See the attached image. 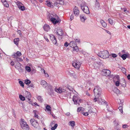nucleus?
Masks as SVG:
<instances>
[{
  "mask_svg": "<svg viewBox=\"0 0 130 130\" xmlns=\"http://www.w3.org/2000/svg\"><path fill=\"white\" fill-rule=\"evenodd\" d=\"M122 80L123 81H124V82H123V83L124 84H122V87H124L126 86V84H125V80L124 79H122Z\"/></svg>",
  "mask_w": 130,
  "mask_h": 130,
  "instance_id": "54",
  "label": "nucleus"
},
{
  "mask_svg": "<svg viewBox=\"0 0 130 130\" xmlns=\"http://www.w3.org/2000/svg\"><path fill=\"white\" fill-rule=\"evenodd\" d=\"M93 92L95 96H100L101 93V90L99 86L95 87L94 89Z\"/></svg>",
  "mask_w": 130,
  "mask_h": 130,
  "instance_id": "5",
  "label": "nucleus"
},
{
  "mask_svg": "<svg viewBox=\"0 0 130 130\" xmlns=\"http://www.w3.org/2000/svg\"><path fill=\"white\" fill-rule=\"evenodd\" d=\"M93 65L94 67H95L96 65L97 67H99V63H96V64L95 63H94L93 64Z\"/></svg>",
  "mask_w": 130,
  "mask_h": 130,
  "instance_id": "53",
  "label": "nucleus"
},
{
  "mask_svg": "<svg viewBox=\"0 0 130 130\" xmlns=\"http://www.w3.org/2000/svg\"><path fill=\"white\" fill-rule=\"evenodd\" d=\"M126 58H130V54L128 52L122 54V59L125 60Z\"/></svg>",
  "mask_w": 130,
  "mask_h": 130,
  "instance_id": "16",
  "label": "nucleus"
},
{
  "mask_svg": "<svg viewBox=\"0 0 130 130\" xmlns=\"http://www.w3.org/2000/svg\"><path fill=\"white\" fill-rule=\"evenodd\" d=\"M3 4L4 5L7 7H8L9 6V5L8 3H7V2H6V1L5 2H4Z\"/></svg>",
  "mask_w": 130,
  "mask_h": 130,
  "instance_id": "45",
  "label": "nucleus"
},
{
  "mask_svg": "<svg viewBox=\"0 0 130 130\" xmlns=\"http://www.w3.org/2000/svg\"><path fill=\"white\" fill-rule=\"evenodd\" d=\"M117 55L115 54H112V57L113 58H115L117 57Z\"/></svg>",
  "mask_w": 130,
  "mask_h": 130,
  "instance_id": "59",
  "label": "nucleus"
},
{
  "mask_svg": "<svg viewBox=\"0 0 130 130\" xmlns=\"http://www.w3.org/2000/svg\"><path fill=\"white\" fill-rule=\"evenodd\" d=\"M37 98L39 101L40 102H42L43 101L41 96H38Z\"/></svg>",
  "mask_w": 130,
  "mask_h": 130,
  "instance_id": "28",
  "label": "nucleus"
},
{
  "mask_svg": "<svg viewBox=\"0 0 130 130\" xmlns=\"http://www.w3.org/2000/svg\"><path fill=\"white\" fill-rule=\"evenodd\" d=\"M82 64V63L79 61L75 60H74L72 63L73 66L75 69L79 70Z\"/></svg>",
  "mask_w": 130,
  "mask_h": 130,
  "instance_id": "4",
  "label": "nucleus"
},
{
  "mask_svg": "<svg viewBox=\"0 0 130 130\" xmlns=\"http://www.w3.org/2000/svg\"><path fill=\"white\" fill-rule=\"evenodd\" d=\"M100 22L103 27H105L107 26L106 23L103 20H101Z\"/></svg>",
  "mask_w": 130,
  "mask_h": 130,
  "instance_id": "24",
  "label": "nucleus"
},
{
  "mask_svg": "<svg viewBox=\"0 0 130 130\" xmlns=\"http://www.w3.org/2000/svg\"><path fill=\"white\" fill-rule=\"evenodd\" d=\"M55 89V91L58 93H61L62 92V88H61L59 87L57 89Z\"/></svg>",
  "mask_w": 130,
  "mask_h": 130,
  "instance_id": "26",
  "label": "nucleus"
},
{
  "mask_svg": "<svg viewBox=\"0 0 130 130\" xmlns=\"http://www.w3.org/2000/svg\"><path fill=\"white\" fill-rule=\"evenodd\" d=\"M99 96H98L97 98H95L94 99V102L97 101L98 103L100 104H101L105 102H104V100H103L100 98H99Z\"/></svg>",
  "mask_w": 130,
  "mask_h": 130,
  "instance_id": "11",
  "label": "nucleus"
},
{
  "mask_svg": "<svg viewBox=\"0 0 130 130\" xmlns=\"http://www.w3.org/2000/svg\"><path fill=\"white\" fill-rule=\"evenodd\" d=\"M70 46L71 47L73 48L74 46H77V44L74 41H72L69 43Z\"/></svg>",
  "mask_w": 130,
  "mask_h": 130,
  "instance_id": "20",
  "label": "nucleus"
},
{
  "mask_svg": "<svg viewBox=\"0 0 130 130\" xmlns=\"http://www.w3.org/2000/svg\"><path fill=\"white\" fill-rule=\"evenodd\" d=\"M18 8L21 11H23L25 10V7L24 6H21L19 7Z\"/></svg>",
  "mask_w": 130,
  "mask_h": 130,
  "instance_id": "35",
  "label": "nucleus"
},
{
  "mask_svg": "<svg viewBox=\"0 0 130 130\" xmlns=\"http://www.w3.org/2000/svg\"><path fill=\"white\" fill-rule=\"evenodd\" d=\"M16 59V60L17 61H23L22 59L21 58H19V57L17 58Z\"/></svg>",
  "mask_w": 130,
  "mask_h": 130,
  "instance_id": "49",
  "label": "nucleus"
},
{
  "mask_svg": "<svg viewBox=\"0 0 130 130\" xmlns=\"http://www.w3.org/2000/svg\"><path fill=\"white\" fill-rule=\"evenodd\" d=\"M56 2L57 4H59L60 5H63L64 4V2L62 0H57Z\"/></svg>",
  "mask_w": 130,
  "mask_h": 130,
  "instance_id": "27",
  "label": "nucleus"
},
{
  "mask_svg": "<svg viewBox=\"0 0 130 130\" xmlns=\"http://www.w3.org/2000/svg\"><path fill=\"white\" fill-rule=\"evenodd\" d=\"M16 4L18 6V8L20 6H22V5H23L19 1H17L16 3Z\"/></svg>",
  "mask_w": 130,
  "mask_h": 130,
  "instance_id": "34",
  "label": "nucleus"
},
{
  "mask_svg": "<svg viewBox=\"0 0 130 130\" xmlns=\"http://www.w3.org/2000/svg\"><path fill=\"white\" fill-rule=\"evenodd\" d=\"M25 69L26 71H27L28 72H30L31 70V69L28 66H26L25 67Z\"/></svg>",
  "mask_w": 130,
  "mask_h": 130,
  "instance_id": "36",
  "label": "nucleus"
},
{
  "mask_svg": "<svg viewBox=\"0 0 130 130\" xmlns=\"http://www.w3.org/2000/svg\"><path fill=\"white\" fill-rule=\"evenodd\" d=\"M25 95L26 99H27L29 101V103L30 104H31V102L30 101V98L31 97V93L28 91H26L25 93Z\"/></svg>",
  "mask_w": 130,
  "mask_h": 130,
  "instance_id": "8",
  "label": "nucleus"
},
{
  "mask_svg": "<svg viewBox=\"0 0 130 130\" xmlns=\"http://www.w3.org/2000/svg\"><path fill=\"white\" fill-rule=\"evenodd\" d=\"M19 98L22 101H24L25 100V98L21 94L19 95Z\"/></svg>",
  "mask_w": 130,
  "mask_h": 130,
  "instance_id": "32",
  "label": "nucleus"
},
{
  "mask_svg": "<svg viewBox=\"0 0 130 130\" xmlns=\"http://www.w3.org/2000/svg\"><path fill=\"white\" fill-rule=\"evenodd\" d=\"M75 42H78L79 43L80 42V40L79 39H75Z\"/></svg>",
  "mask_w": 130,
  "mask_h": 130,
  "instance_id": "56",
  "label": "nucleus"
},
{
  "mask_svg": "<svg viewBox=\"0 0 130 130\" xmlns=\"http://www.w3.org/2000/svg\"><path fill=\"white\" fill-rule=\"evenodd\" d=\"M31 81L29 80L28 79H27L25 80V83L26 84L28 85L30 84L31 83Z\"/></svg>",
  "mask_w": 130,
  "mask_h": 130,
  "instance_id": "33",
  "label": "nucleus"
},
{
  "mask_svg": "<svg viewBox=\"0 0 130 130\" xmlns=\"http://www.w3.org/2000/svg\"><path fill=\"white\" fill-rule=\"evenodd\" d=\"M69 45V44L67 42H66L64 43V46L66 47H67Z\"/></svg>",
  "mask_w": 130,
  "mask_h": 130,
  "instance_id": "55",
  "label": "nucleus"
},
{
  "mask_svg": "<svg viewBox=\"0 0 130 130\" xmlns=\"http://www.w3.org/2000/svg\"><path fill=\"white\" fill-rule=\"evenodd\" d=\"M123 10L124 13H127L129 12V11L127 10L126 8H122V10Z\"/></svg>",
  "mask_w": 130,
  "mask_h": 130,
  "instance_id": "38",
  "label": "nucleus"
},
{
  "mask_svg": "<svg viewBox=\"0 0 130 130\" xmlns=\"http://www.w3.org/2000/svg\"><path fill=\"white\" fill-rule=\"evenodd\" d=\"M51 107L50 106L48 105H47L46 107V109L47 111H49V113L51 114V109H50Z\"/></svg>",
  "mask_w": 130,
  "mask_h": 130,
  "instance_id": "30",
  "label": "nucleus"
},
{
  "mask_svg": "<svg viewBox=\"0 0 130 130\" xmlns=\"http://www.w3.org/2000/svg\"><path fill=\"white\" fill-rule=\"evenodd\" d=\"M19 57L20 56L22 55L21 52L19 51H17L16 53H15Z\"/></svg>",
  "mask_w": 130,
  "mask_h": 130,
  "instance_id": "43",
  "label": "nucleus"
},
{
  "mask_svg": "<svg viewBox=\"0 0 130 130\" xmlns=\"http://www.w3.org/2000/svg\"><path fill=\"white\" fill-rule=\"evenodd\" d=\"M69 74L71 76H74V73H71L70 72H69Z\"/></svg>",
  "mask_w": 130,
  "mask_h": 130,
  "instance_id": "61",
  "label": "nucleus"
},
{
  "mask_svg": "<svg viewBox=\"0 0 130 130\" xmlns=\"http://www.w3.org/2000/svg\"><path fill=\"white\" fill-rule=\"evenodd\" d=\"M80 6L81 9L85 13L87 14H89V9L88 6L83 4H81Z\"/></svg>",
  "mask_w": 130,
  "mask_h": 130,
  "instance_id": "7",
  "label": "nucleus"
},
{
  "mask_svg": "<svg viewBox=\"0 0 130 130\" xmlns=\"http://www.w3.org/2000/svg\"><path fill=\"white\" fill-rule=\"evenodd\" d=\"M82 113L84 115L86 116H87L89 115V114L88 112H82Z\"/></svg>",
  "mask_w": 130,
  "mask_h": 130,
  "instance_id": "50",
  "label": "nucleus"
},
{
  "mask_svg": "<svg viewBox=\"0 0 130 130\" xmlns=\"http://www.w3.org/2000/svg\"><path fill=\"white\" fill-rule=\"evenodd\" d=\"M113 91L115 93L117 94L121 93V92H120V91L116 87H114L113 89Z\"/></svg>",
  "mask_w": 130,
  "mask_h": 130,
  "instance_id": "21",
  "label": "nucleus"
},
{
  "mask_svg": "<svg viewBox=\"0 0 130 130\" xmlns=\"http://www.w3.org/2000/svg\"><path fill=\"white\" fill-rule=\"evenodd\" d=\"M46 4L47 6L51 7H53V5L51 4V3L48 1H46Z\"/></svg>",
  "mask_w": 130,
  "mask_h": 130,
  "instance_id": "31",
  "label": "nucleus"
},
{
  "mask_svg": "<svg viewBox=\"0 0 130 130\" xmlns=\"http://www.w3.org/2000/svg\"><path fill=\"white\" fill-rule=\"evenodd\" d=\"M19 40L18 38H16L14 39V43L16 45L18 44Z\"/></svg>",
  "mask_w": 130,
  "mask_h": 130,
  "instance_id": "29",
  "label": "nucleus"
},
{
  "mask_svg": "<svg viewBox=\"0 0 130 130\" xmlns=\"http://www.w3.org/2000/svg\"><path fill=\"white\" fill-rule=\"evenodd\" d=\"M55 123V121H53L50 124V125H52L53 124H54Z\"/></svg>",
  "mask_w": 130,
  "mask_h": 130,
  "instance_id": "63",
  "label": "nucleus"
},
{
  "mask_svg": "<svg viewBox=\"0 0 130 130\" xmlns=\"http://www.w3.org/2000/svg\"><path fill=\"white\" fill-rule=\"evenodd\" d=\"M82 110V107H80L78 108L77 110V112H80Z\"/></svg>",
  "mask_w": 130,
  "mask_h": 130,
  "instance_id": "60",
  "label": "nucleus"
},
{
  "mask_svg": "<svg viewBox=\"0 0 130 130\" xmlns=\"http://www.w3.org/2000/svg\"><path fill=\"white\" fill-rule=\"evenodd\" d=\"M21 121L20 122V124L22 128L23 129L29 130V126L27 123L24 121V120L21 119Z\"/></svg>",
  "mask_w": 130,
  "mask_h": 130,
  "instance_id": "3",
  "label": "nucleus"
},
{
  "mask_svg": "<svg viewBox=\"0 0 130 130\" xmlns=\"http://www.w3.org/2000/svg\"><path fill=\"white\" fill-rule=\"evenodd\" d=\"M19 57L20 56L22 55L21 52L19 51H17L16 53H15Z\"/></svg>",
  "mask_w": 130,
  "mask_h": 130,
  "instance_id": "42",
  "label": "nucleus"
},
{
  "mask_svg": "<svg viewBox=\"0 0 130 130\" xmlns=\"http://www.w3.org/2000/svg\"><path fill=\"white\" fill-rule=\"evenodd\" d=\"M12 57L14 58H17L19 57L15 53H14L13 55H12Z\"/></svg>",
  "mask_w": 130,
  "mask_h": 130,
  "instance_id": "44",
  "label": "nucleus"
},
{
  "mask_svg": "<svg viewBox=\"0 0 130 130\" xmlns=\"http://www.w3.org/2000/svg\"><path fill=\"white\" fill-rule=\"evenodd\" d=\"M53 15L54 16V15ZM56 15H55V17L54 16L53 17L51 15V18L50 19L51 21L53 23L55 24H56L59 22V20H57L55 18H54L55 17H56Z\"/></svg>",
  "mask_w": 130,
  "mask_h": 130,
  "instance_id": "13",
  "label": "nucleus"
},
{
  "mask_svg": "<svg viewBox=\"0 0 130 130\" xmlns=\"http://www.w3.org/2000/svg\"><path fill=\"white\" fill-rule=\"evenodd\" d=\"M113 77V82L114 83H115V81L120 80L119 76V75H116Z\"/></svg>",
  "mask_w": 130,
  "mask_h": 130,
  "instance_id": "23",
  "label": "nucleus"
},
{
  "mask_svg": "<svg viewBox=\"0 0 130 130\" xmlns=\"http://www.w3.org/2000/svg\"><path fill=\"white\" fill-rule=\"evenodd\" d=\"M30 122L32 125L36 128H40L39 124L37 120L34 119H31L30 120Z\"/></svg>",
  "mask_w": 130,
  "mask_h": 130,
  "instance_id": "6",
  "label": "nucleus"
},
{
  "mask_svg": "<svg viewBox=\"0 0 130 130\" xmlns=\"http://www.w3.org/2000/svg\"><path fill=\"white\" fill-rule=\"evenodd\" d=\"M21 63L19 62H18L15 67V68L18 69L19 72H22L23 71V69L21 67Z\"/></svg>",
  "mask_w": 130,
  "mask_h": 130,
  "instance_id": "12",
  "label": "nucleus"
},
{
  "mask_svg": "<svg viewBox=\"0 0 130 130\" xmlns=\"http://www.w3.org/2000/svg\"><path fill=\"white\" fill-rule=\"evenodd\" d=\"M10 64L12 66H13L14 65V62L12 61H11V62L10 63Z\"/></svg>",
  "mask_w": 130,
  "mask_h": 130,
  "instance_id": "62",
  "label": "nucleus"
},
{
  "mask_svg": "<svg viewBox=\"0 0 130 130\" xmlns=\"http://www.w3.org/2000/svg\"><path fill=\"white\" fill-rule=\"evenodd\" d=\"M43 72L45 75V76H46V77H48L49 75L48 74H47V73H46L44 69H43Z\"/></svg>",
  "mask_w": 130,
  "mask_h": 130,
  "instance_id": "52",
  "label": "nucleus"
},
{
  "mask_svg": "<svg viewBox=\"0 0 130 130\" xmlns=\"http://www.w3.org/2000/svg\"><path fill=\"white\" fill-rule=\"evenodd\" d=\"M57 34L60 36H62L63 34L62 29L60 28H58L57 31Z\"/></svg>",
  "mask_w": 130,
  "mask_h": 130,
  "instance_id": "17",
  "label": "nucleus"
},
{
  "mask_svg": "<svg viewBox=\"0 0 130 130\" xmlns=\"http://www.w3.org/2000/svg\"><path fill=\"white\" fill-rule=\"evenodd\" d=\"M57 124H55L54 127L56 129V128L57 127Z\"/></svg>",
  "mask_w": 130,
  "mask_h": 130,
  "instance_id": "64",
  "label": "nucleus"
},
{
  "mask_svg": "<svg viewBox=\"0 0 130 130\" xmlns=\"http://www.w3.org/2000/svg\"><path fill=\"white\" fill-rule=\"evenodd\" d=\"M80 20L82 22H84L86 19V18L84 14H82L80 16Z\"/></svg>",
  "mask_w": 130,
  "mask_h": 130,
  "instance_id": "18",
  "label": "nucleus"
},
{
  "mask_svg": "<svg viewBox=\"0 0 130 130\" xmlns=\"http://www.w3.org/2000/svg\"><path fill=\"white\" fill-rule=\"evenodd\" d=\"M74 19V15L72 14L70 16V19L71 21H72Z\"/></svg>",
  "mask_w": 130,
  "mask_h": 130,
  "instance_id": "58",
  "label": "nucleus"
},
{
  "mask_svg": "<svg viewBox=\"0 0 130 130\" xmlns=\"http://www.w3.org/2000/svg\"><path fill=\"white\" fill-rule=\"evenodd\" d=\"M95 6L96 8L98 10L100 9V4L98 0H96L95 2Z\"/></svg>",
  "mask_w": 130,
  "mask_h": 130,
  "instance_id": "19",
  "label": "nucleus"
},
{
  "mask_svg": "<svg viewBox=\"0 0 130 130\" xmlns=\"http://www.w3.org/2000/svg\"><path fill=\"white\" fill-rule=\"evenodd\" d=\"M50 36V39L53 43L54 44H56L57 43V40L55 36L53 35H51Z\"/></svg>",
  "mask_w": 130,
  "mask_h": 130,
  "instance_id": "15",
  "label": "nucleus"
},
{
  "mask_svg": "<svg viewBox=\"0 0 130 130\" xmlns=\"http://www.w3.org/2000/svg\"><path fill=\"white\" fill-rule=\"evenodd\" d=\"M73 51L77 52L79 50L78 47L77 46V45L76 46H74V47H73Z\"/></svg>",
  "mask_w": 130,
  "mask_h": 130,
  "instance_id": "37",
  "label": "nucleus"
},
{
  "mask_svg": "<svg viewBox=\"0 0 130 130\" xmlns=\"http://www.w3.org/2000/svg\"><path fill=\"white\" fill-rule=\"evenodd\" d=\"M69 124L72 127H74L75 125V122L74 121H70L69 123Z\"/></svg>",
  "mask_w": 130,
  "mask_h": 130,
  "instance_id": "25",
  "label": "nucleus"
},
{
  "mask_svg": "<svg viewBox=\"0 0 130 130\" xmlns=\"http://www.w3.org/2000/svg\"><path fill=\"white\" fill-rule=\"evenodd\" d=\"M118 109L121 113H122V106H120L118 107Z\"/></svg>",
  "mask_w": 130,
  "mask_h": 130,
  "instance_id": "51",
  "label": "nucleus"
},
{
  "mask_svg": "<svg viewBox=\"0 0 130 130\" xmlns=\"http://www.w3.org/2000/svg\"><path fill=\"white\" fill-rule=\"evenodd\" d=\"M19 83L20 84L21 86L22 87H24V86L23 82L21 81L20 80L19 81Z\"/></svg>",
  "mask_w": 130,
  "mask_h": 130,
  "instance_id": "41",
  "label": "nucleus"
},
{
  "mask_svg": "<svg viewBox=\"0 0 130 130\" xmlns=\"http://www.w3.org/2000/svg\"><path fill=\"white\" fill-rule=\"evenodd\" d=\"M36 111L35 110H34L33 111V112L34 113L35 115L34 116L35 117H36L38 119H39V117L38 115H37L36 114Z\"/></svg>",
  "mask_w": 130,
  "mask_h": 130,
  "instance_id": "39",
  "label": "nucleus"
},
{
  "mask_svg": "<svg viewBox=\"0 0 130 130\" xmlns=\"http://www.w3.org/2000/svg\"><path fill=\"white\" fill-rule=\"evenodd\" d=\"M98 55L103 59H106L109 57V52L105 50L99 53Z\"/></svg>",
  "mask_w": 130,
  "mask_h": 130,
  "instance_id": "1",
  "label": "nucleus"
},
{
  "mask_svg": "<svg viewBox=\"0 0 130 130\" xmlns=\"http://www.w3.org/2000/svg\"><path fill=\"white\" fill-rule=\"evenodd\" d=\"M74 14L75 16L76 17L78 16V15L79 11L78 10V8L75 6L74 8L73 9Z\"/></svg>",
  "mask_w": 130,
  "mask_h": 130,
  "instance_id": "14",
  "label": "nucleus"
},
{
  "mask_svg": "<svg viewBox=\"0 0 130 130\" xmlns=\"http://www.w3.org/2000/svg\"><path fill=\"white\" fill-rule=\"evenodd\" d=\"M128 127V125L127 124H125L122 125V128H127Z\"/></svg>",
  "mask_w": 130,
  "mask_h": 130,
  "instance_id": "47",
  "label": "nucleus"
},
{
  "mask_svg": "<svg viewBox=\"0 0 130 130\" xmlns=\"http://www.w3.org/2000/svg\"><path fill=\"white\" fill-rule=\"evenodd\" d=\"M115 85L117 86H119L120 84V80L115 81Z\"/></svg>",
  "mask_w": 130,
  "mask_h": 130,
  "instance_id": "40",
  "label": "nucleus"
},
{
  "mask_svg": "<svg viewBox=\"0 0 130 130\" xmlns=\"http://www.w3.org/2000/svg\"><path fill=\"white\" fill-rule=\"evenodd\" d=\"M40 83L42 87L46 89L47 90H50L51 91L52 89V86L50 84H47V82L45 80H41Z\"/></svg>",
  "mask_w": 130,
  "mask_h": 130,
  "instance_id": "2",
  "label": "nucleus"
},
{
  "mask_svg": "<svg viewBox=\"0 0 130 130\" xmlns=\"http://www.w3.org/2000/svg\"><path fill=\"white\" fill-rule=\"evenodd\" d=\"M109 23L111 25H112L113 24V22L112 20L110 19H108Z\"/></svg>",
  "mask_w": 130,
  "mask_h": 130,
  "instance_id": "48",
  "label": "nucleus"
},
{
  "mask_svg": "<svg viewBox=\"0 0 130 130\" xmlns=\"http://www.w3.org/2000/svg\"><path fill=\"white\" fill-rule=\"evenodd\" d=\"M102 73L103 75L107 76L110 75L111 72L109 70L104 69L102 70Z\"/></svg>",
  "mask_w": 130,
  "mask_h": 130,
  "instance_id": "10",
  "label": "nucleus"
},
{
  "mask_svg": "<svg viewBox=\"0 0 130 130\" xmlns=\"http://www.w3.org/2000/svg\"><path fill=\"white\" fill-rule=\"evenodd\" d=\"M72 100L74 102V104L76 105H77L78 103V101H79L80 102L81 100L79 98V97L77 96L74 95L72 98Z\"/></svg>",
  "mask_w": 130,
  "mask_h": 130,
  "instance_id": "9",
  "label": "nucleus"
},
{
  "mask_svg": "<svg viewBox=\"0 0 130 130\" xmlns=\"http://www.w3.org/2000/svg\"><path fill=\"white\" fill-rule=\"evenodd\" d=\"M44 38L45 39V40L47 42H48L49 41V40H48V39L47 38V37L46 36H44Z\"/></svg>",
  "mask_w": 130,
  "mask_h": 130,
  "instance_id": "57",
  "label": "nucleus"
},
{
  "mask_svg": "<svg viewBox=\"0 0 130 130\" xmlns=\"http://www.w3.org/2000/svg\"><path fill=\"white\" fill-rule=\"evenodd\" d=\"M122 73L124 74H125V75L126 76V69L122 67Z\"/></svg>",
  "mask_w": 130,
  "mask_h": 130,
  "instance_id": "46",
  "label": "nucleus"
},
{
  "mask_svg": "<svg viewBox=\"0 0 130 130\" xmlns=\"http://www.w3.org/2000/svg\"><path fill=\"white\" fill-rule=\"evenodd\" d=\"M43 28H44L45 31H48L50 29V27L47 24L45 25L43 27Z\"/></svg>",
  "mask_w": 130,
  "mask_h": 130,
  "instance_id": "22",
  "label": "nucleus"
}]
</instances>
